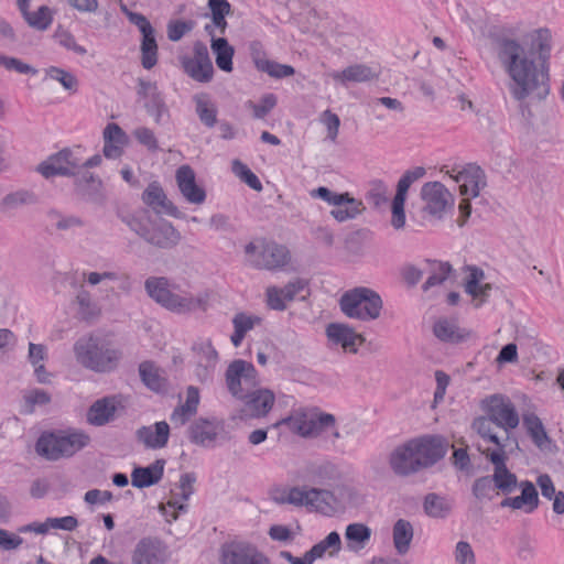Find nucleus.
I'll list each match as a JSON object with an SVG mask.
<instances>
[{"label":"nucleus","instance_id":"obj_64","mask_svg":"<svg viewBox=\"0 0 564 564\" xmlns=\"http://www.w3.org/2000/svg\"><path fill=\"white\" fill-rule=\"evenodd\" d=\"M193 29L192 22L175 21L167 25V37L170 41H180L187 32Z\"/></svg>","mask_w":564,"mask_h":564},{"label":"nucleus","instance_id":"obj_39","mask_svg":"<svg viewBox=\"0 0 564 564\" xmlns=\"http://www.w3.org/2000/svg\"><path fill=\"white\" fill-rule=\"evenodd\" d=\"M117 406L115 399L102 398L95 401L87 411V422L94 426H102L115 417Z\"/></svg>","mask_w":564,"mask_h":564},{"label":"nucleus","instance_id":"obj_6","mask_svg":"<svg viewBox=\"0 0 564 564\" xmlns=\"http://www.w3.org/2000/svg\"><path fill=\"white\" fill-rule=\"evenodd\" d=\"M74 352L83 367L97 372L110 371L120 358L118 350L94 336L78 339L74 345Z\"/></svg>","mask_w":564,"mask_h":564},{"label":"nucleus","instance_id":"obj_16","mask_svg":"<svg viewBox=\"0 0 564 564\" xmlns=\"http://www.w3.org/2000/svg\"><path fill=\"white\" fill-rule=\"evenodd\" d=\"M420 195L424 202V210L438 219L454 208L455 198L441 182L425 183Z\"/></svg>","mask_w":564,"mask_h":564},{"label":"nucleus","instance_id":"obj_55","mask_svg":"<svg viewBox=\"0 0 564 564\" xmlns=\"http://www.w3.org/2000/svg\"><path fill=\"white\" fill-rule=\"evenodd\" d=\"M53 17L51 9L46 6H42L35 12H31L26 15V23L39 31H45L52 23Z\"/></svg>","mask_w":564,"mask_h":564},{"label":"nucleus","instance_id":"obj_53","mask_svg":"<svg viewBox=\"0 0 564 564\" xmlns=\"http://www.w3.org/2000/svg\"><path fill=\"white\" fill-rule=\"evenodd\" d=\"M39 202L35 193L28 189H19L6 195L1 205L6 209H17L23 206L34 205Z\"/></svg>","mask_w":564,"mask_h":564},{"label":"nucleus","instance_id":"obj_62","mask_svg":"<svg viewBox=\"0 0 564 564\" xmlns=\"http://www.w3.org/2000/svg\"><path fill=\"white\" fill-rule=\"evenodd\" d=\"M321 121L327 129L328 139L335 141L340 126L339 117L330 110H325L321 116Z\"/></svg>","mask_w":564,"mask_h":564},{"label":"nucleus","instance_id":"obj_59","mask_svg":"<svg viewBox=\"0 0 564 564\" xmlns=\"http://www.w3.org/2000/svg\"><path fill=\"white\" fill-rule=\"evenodd\" d=\"M48 218L54 223L56 229L63 231L83 226V221L78 217L62 216L57 210H50Z\"/></svg>","mask_w":564,"mask_h":564},{"label":"nucleus","instance_id":"obj_29","mask_svg":"<svg viewBox=\"0 0 564 564\" xmlns=\"http://www.w3.org/2000/svg\"><path fill=\"white\" fill-rule=\"evenodd\" d=\"M305 288L306 282L302 279H294L284 288L269 286L267 289V303L272 310L283 311L286 303L293 301Z\"/></svg>","mask_w":564,"mask_h":564},{"label":"nucleus","instance_id":"obj_41","mask_svg":"<svg viewBox=\"0 0 564 564\" xmlns=\"http://www.w3.org/2000/svg\"><path fill=\"white\" fill-rule=\"evenodd\" d=\"M199 404V391L196 387L189 386L186 390V400L183 404L174 409L171 414L172 423L184 425L193 415L196 414Z\"/></svg>","mask_w":564,"mask_h":564},{"label":"nucleus","instance_id":"obj_43","mask_svg":"<svg viewBox=\"0 0 564 564\" xmlns=\"http://www.w3.org/2000/svg\"><path fill=\"white\" fill-rule=\"evenodd\" d=\"M344 536L347 549L352 552H359L369 543L371 529L364 523H350L346 527Z\"/></svg>","mask_w":564,"mask_h":564},{"label":"nucleus","instance_id":"obj_44","mask_svg":"<svg viewBox=\"0 0 564 564\" xmlns=\"http://www.w3.org/2000/svg\"><path fill=\"white\" fill-rule=\"evenodd\" d=\"M414 536L413 525L405 519L395 521L392 528L393 546L399 555H405Z\"/></svg>","mask_w":564,"mask_h":564},{"label":"nucleus","instance_id":"obj_7","mask_svg":"<svg viewBox=\"0 0 564 564\" xmlns=\"http://www.w3.org/2000/svg\"><path fill=\"white\" fill-rule=\"evenodd\" d=\"M90 442L88 434L75 431L68 434L47 433L41 435L36 442V452L48 460L70 457Z\"/></svg>","mask_w":564,"mask_h":564},{"label":"nucleus","instance_id":"obj_54","mask_svg":"<svg viewBox=\"0 0 564 564\" xmlns=\"http://www.w3.org/2000/svg\"><path fill=\"white\" fill-rule=\"evenodd\" d=\"M139 373L144 384L153 391H160L164 387V380L159 373V369L150 361H144L139 366Z\"/></svg>","mask_w":564,"mask_h":564},{"label":"nucleus","instance_id":"obj_42","mask_svg":"<svg viewBox=\"0 0 564 564\" xmlns=\"http://www.w3.org/2000/svg\"><path fill=\"white\" fill-rule=\"evenodd\" d=\"M434 335L443 340L451 343H459L466 339L470 333L457 325L455 319L441 318L433 327Z\"/></svg>","mask_w":564,"mask_h":564},{"label":"nucleus","instance_id":"obj_33","mask_svg":"<svg viewBox=\"0 0 564 564\" xmlns=\"http://www.w3.org/2000/svg\"><path fill=\"white\" fill-rule=\"evenodd\" d=\"M104 155L107 159H118L128 142L126 132L117 123H108L104 130Z\"/></svg>","mask_w":564,"mask_h":564},{"label":"nucleus","instance_id":"obj_52","mask_svg":"<svg viewBox=\"0 0 564 564\" xmlns=\"http://www.w3.org/2000/svg\"><path fill=\"white\" fill-rule=\"evenodd\" d=\"M44 72L46 79L59 83L70 94H75L78 90L79 83L73 73L56 66H50Z\"/></svg>","mask_w":564,"mask_h":564},{"label":"nucleus","instance_id":"obj_47","mask_svg":"<svg viewBox=\"0 0 564 564\" xmlns=\"http://www.w3.org/2000/svg\"><path fill=\"white\" fill-rule=\"evenodd\" d=\"M195 111L203 124L213 128L217 123V107L207 94L200 93L194 96Z\"/></svg>","mask_w":564,"mask_h":564},{"label":"nucleus","instance_id":"obj_37","mask_svg":"<svg viewBox=\"0 0 564 564\" xmlns=\"http://www.w3.org/2000/svg\"><path fill=\"white\" fill-rule=\"evenodd\" d=\"M304 507L322 513L333 508L335 495L332 490L322 487H306Z\"/></svg>","mask_w":564,"mask_h":564},{"label":"nucleus","instance_id":"obj_30","mask_svg":"<svg viewBox=\"0 0 564 564\" xmlns=\"http://www.w3.org/2000/svg\"><path fill=\"white\" fill-rule=\"evenodd\" d=\"M333 80L344 87L350 84H362L378 78V73L366 64H352L341 70H335L329 74Z\"/></svg>","mask_w":564,"mask_h":564},{"label":"nucleus","instance_id":"obj_58","mask_svg":"<svg viewBox=\"0 0 564 564\" xmlns=\"http://www.w3.org/2000/svg\"><path fill=\"white\" fill-rule=\"evenodd\" d=\"M260 72L267 73L273 78H284L295 74V69L291 65L280 64L270 59L261 64Z\"/></svg>","mask_w":564,"mask_h":564},{"label":"nucleus","instance_id":"obj_32","mask_svg":"<svg viewBox=\"0 0 564 564\" xmlns=\"http://www.w3.org/2000/svg\"><path fill=\"white\" fill-rule=\"evenodd\" d=\"M170 426L165 421L156 422L153 425L142 426L137 431L138 440L147 448H163L169 441Z\"/></svg>","mask_w":564,"mask_h":564},{"label":"nucleus","instance_id":"obj_40","mask_svg":"<svg viewBox=\"0 0 564 564\" xmlns=\"http://www.w3.org/2000/svg\"><path fill=\"white\" fill-rule=\"evenodd\" d=\"M522 422L533 444L541 451H549L552 441L541 419L534 413H528L522 416Z\"/></svg>","mask_w":564,"mask_h":564},{"label":"nucleus","instance_id":"obj_9","mask_svg":"<svg viewBox=\"0 0 564 564\" xmlns=\"http://www.w3.org/2000/svg\"><path fill=\"white\" fill-rule=\"evenodd\" d=\"M335 423L333 414L299 410L276 422L273 427L286 425L291 432L302 437H317L323 432L334 429Z\"/></svg>","mask_w":564,"mask_h":564},{"label":"nucleus","instance_id":"obj_15","mask_svg":"<svg viewBox=\"0 0 564 564\" xmlns=\"http://www.w3.org/2000/svg\"><path fill=\"white\" fill-rule=\"evenodd\" d=\"M82 169V158L72 149H63L51 155L37 166V171L46 178L54 175L76 176Z\"/></svg>","mask_w":564,"mask_h":564},{"label":"nucleus","instance_id":"obj_28","mask_svg":"<svg viewBox=\"0 0 564 564\" xmlns=\"http://www.w3.org/2000/svg\"><path fill=\"white\" fill-rule=\"evenodd\" d=\"M306 479L322 488L332 487L343 480V473L338 465L325 460L312 464L306 469Z\"/></svg>","mask_w":564,"mask_h":564},{"label":"nucleus","instance_id":"obj_38","mask_svg":"<svg viewBox=\"0 0 564 564\" xmlns=\"http://www.w3.org/2000/svg\"><path fill=\"white\" fill-rule=\"evenodd\" d=\"M521 495L517 497H509L502 500V507H509L512 509H522L527 507V511L531 512L539 506V495L531 481L520 482Z\"/></svg>","mask_w":564,"mask_h":564},{"label":"nucleus","instance_id":"obj_23","mask_svg":"<svg viewBox=\"0 0 564 564\" xmlns=\"http://www.w3.org/2000/svg\"><path fill=\"white\" fill-rule=\"evenodd\" d=\"M137 94L144 99V108L154 118L156 123L161 122L164 115H169V109L162 94L159 91L156 83L139 79Z\"/></svg>","mask_w":564,"mask_h":564},{"label":"nucleus","instance_id":"obj_4","mask_svg":"<svg viewBox=\"0 0 564 564\" xmlns=\"http://www.w3.org/2000/svg\"><path fill=\"white\" fill-rule=\"evenodd\" d=\"M126 225L149 245L170 250L182 240L181 232L167 220L151 219L147 212L128 216Z\"/></svg>","mask_w":564,"mask_h":564},{"label":"nucleus","instance_id":"obj_13","mask_svg":"<svg viewBox=\"0 0 564 564\" xmlns=\"http://www.w3.org/2000/svg\"><path fill=\"white\" fill-rule=\"evenodd\" d=\"M219 561L221 564H271L256 545L237 540L221 545Z\"/></svg>","mask_w":564,"mask_h":564},{"label":"nucleus","instance_id":"obj_8","mask_svg":"<svg viewBox=\"0 0 564 564\" xmlns=\"http://www.w3.org/2000/svg\"><path fill=\"white\" fill-rule=\"evenodd\" d=\"M246 261L260 270H278L290 261V252L283 245L265 239H256L245 247Z\"/></svg>","mask_w":564,"mask_h":564},{"label":"nucleus","instance_id":"obj_25","mask_svg":"<svg viewBox=\"0 0 564 564\" xmlns=\"http://www.w3.org/2000/svg\"><path fill=\"white\" fill-rule=\"evenodd\" d=\"M175 178L177 188L187 203L202 205L206 200V192L196 183L195 172L189 165L180 166Z\"/></svg>","mask_w":564,"mask_h":564},{"label":"nucleus","instance_id":"obj_31","mask_svg":"<svg viewBox=\"0 0 564 564\" xmlns=\"http://www.w3.org/2000/svg\"><path fill=\"white\" fill-rule=\"evenodd\" d=\"M466 271L468 274L464 282L465 292L473 297L475 306L479 307L487 301L492 289L491 284L484 282L485 273L481 269L477 267H467Z\"/></svg>","mask_w":564,"mask_h":564},{"label":"nucleus","instance_id":"obj_5","mask_svg":"<svg viewBox=\"0 0 564 564\" xmlns=\"http://www.w3.org/2000/svg\"><path fill=\"white\" fill-rule=\"evenodd\" d=\"M338 304L346 317L361 322L379 318L383 307L381 296L375 290L365 286L346 291Z\"/></svg>","mask_w":564,"mask_h":564},{"label":"nucleus","instance_id":"obj_24","mask_svg":"<svg viewBox=\"0 0 564 564\" xmlns=\"http://www.w3.org/2000/svg\"><path fill=\"white\" fill-rule=\"evenodd\" d=\"M471 429L485 441L490 442L497 446L495 451L509 449L514 447L519 448V444L516 437L512 435H506L500 437L497 434L496 422L485 413V415L476 417L471 423Z\"/></svg>","mask_w":564,"mask_h":564},{"label":"nucleus","instance_id":"obj_27","mask_svg":"<svg viewBox=\"0 0 564 564\" xmlns=\"http://www.w3.org/2000/svg\"><path fill=\"white\" fill-rule=\"evenodd\" d=\"M143 203L149 206L158 215H169L181 218L182 213L166 197L163 188L156 182L150 183L142 193Z\"/></svg>","mask_w":564,"mask_h":564},{"label":"nucleus","instance_id":"obj_50","mask_svg":"<svg viewBox=\"0 0 564 564\" xmlns=\"http://www.w3.org/2000/svg\"><path fill=\"white\" fill-rule=\"evenodd\" d=\"M75 303L78 306V314L83 319H93L100 315V307L98 303L93 299L89 291L80 288L76 294Z\"/></svg>","mask_w":564,"mask_h":564},{"label":"nucleus","instance_id":"obj_35","mask_svg":"<svg viewBox=\"0 0 564 564\" xmlns=\"http://www.w3.org/2000/svg\"><path fill=\"white\" fill-rule=\"evenodd\" d=\"M75 191L86 200L99 202L102 198V182L90 172H79L75 180Z\"/></svg>","mask_w":564,"mask_h":564},{"label":"nucleus","instance_id":"obj_17","mask_svg":"<svg viewBox=\"0 0 564 564\" xmlns=\"http://www.w3.org/2000/svg\"><path fill=\"white\" fill-rule=\"evenodd\" d=\"M239 417L243 421L265 417L275 403V394L270 389H252L247 392Z\"/></svg>","mask_w":564,"mask_h":564},{"label":"nucleus","instance_id":"obj_36","mask_svg":"<svg viewBox=\"0 0 564 564\" xmlns=\"http://www.w3.org/2000/svg\"><path fill=\"white\" fill-rule=\"evenodd\" d=\"M206 32L210 35V48L215 55L216 65L224 72L232 70L234 47L225 37H216L209 24L205 26Z\"/></svg>","mask_w":564,"mask_h":564},{"label":"nucleus","instance_id":"obj_61","mask_svg":"<svg viewBox=\"0 0 564 564\" xmlns=\"http://www.w3.org/2000/svg\"><path fill=\"white\" fill-rule=\"evenodd\" d=\"M2 67H4L7 70H13L24 75L30 74L34 76L37 74V69L34 68L32 65L23 62L20 58L7 55H4Z\"/></svg>","mask_w":564,"mask_h":564},{"label":"nucleus","instance_id":"obj_14","mask_svg":"<svg viewBox=\"0 0 564 564\" xmlns=\"http://www.w3.org/2000/svg\"><path fill=\"white\" fill-rule=\"evenodd\" d=\"M180 62L185 74L195 82L205 84L214 77V66L207 46L202 42L194 44L192 56H182Z\"/></svg>","mask_w":564,"mask_h":564},{"label":"nucleus","instance_id":"obj_20","mask_svg":"<svg viewBox=\"0 0 564 564\" xmlns=\"http://www.w3.org/2000/svg\"><path fill=\"white\" fill-rule=\"evenodd\" d=\"M514 447L509 449H500V451H487L486 457L494 465V474L492 480L495 487L501 490L505 494H509L514 490L518 485L517 476L512 474L506 466V462L508 459V454L512 453Z\"/></svg>","mask_w":564,"mask_h":564},{"label":"nucleus","instance_id":"obj_10","mask_svg":"<svg viewBox=\"0 0 564 564\" xmlns=\"http://www.w3.org/2000/svg\"><path fill=\"white\" fill-rule=\"evenodd\" d=\"M480 408L506 435H511L520 424V416L514 403L502 393H494L484 398L480 401Z\"/></svg>","mask_w":564,"mask_h":564},{"label":"nucleus","instance_id":"obj_60","mask_svg":"<svg viewBox=\"0 0 564 564\" xmlns=\"http://www.w3.org/2000/svg\"><path fill=\"white\" fill-rule=\"evenodd\" d=\"M388 186L380 180L372 181L370 188L367 193V198L375 205L380 206L387 202L388 198Z\"/></svg>","mask_w":564,"mask_h":564},{"label":"nucleus","instance_id":"obj_18","mask_svg":"<svg viewBox=\"0 0 564 564\" xmlns=\"http://www.w3.org/2000/svg\"><path fill=\"white\" fill-rule=\"evenodd\" d=\"M169 560L167 546L153 536L142 538L131 553L132 564H167Z\"/></svg>","mask_w":564,"mask_h":564},{"label":"nucleus","instance_id":"obj_1","mask_svg":"<svg viewBox=\"0 0 564 564\" xmlns=\"http://www.w3.org/2000/svg\"><path fill=\"white\" fill-rule=\"evenodd\" d=\"M532 47L528 48L514 39L500 36L496 40L497 58L510 78L509 90L518 100L542 101L550 94L549 70L535 59V52L543 58L551 50V32L538 29L531 34Z\"/></svg>","mask_w":564,"mask_h":564},{"label":"nucleus","instance_id":"obj_48","mask_svg":"<svg viewBox=\"0 0 564 564\" xmlns=\"http://www.w3.org/2000/svg\"><path fill=\"white\" fill-rule=\"evenodd\" d=\"M423 507L429 517L443 519L451 513L453 501L447 497L432 492L425 496Z\"/></svg>","mask_w":564,"mask_h":564},{"label":"nucleus","instance_id":"obj_56","mask_svg":"<svg viewBox=\"0 0 564 564\" xmlns=\"http://www.w3.org/2000/svg\"><path fill=\"white\" fill-rule=\"evenodd\" d=\"M232 171L234 173L240 177L249 187L254 191H262V184L258 176L242 162L239 160H235L232 162Z\"/></svg>","mask_w":564,"mask_h":564},{"label":"nucleus","instance_id":"obj_45","mask_svg":"<svg viewBox=\"0 0 564 564\" xmlns=\"http://www.w3.org/2000/svg\"><path fill=\"white\" fill-rule=\"evenodd\" d=\"M196 481V476L194 473H186L180 477L178 486L175 491H172V498L167 502V505L174 509L184 511L186 509V505L183 502L188 500L189 497L194 494V484Z\"/></svg>","mask_w":564,"mask_h":564},{"label":"nucleus","instance_id":"obj_2","mask_svg":"<svg viewBox=\"0 0 564 564\" xmlns=\"http://www.w3.org/2000/svg\"><path fill=\"white\" fill-rule=\"evenodd\" d=\"M447 452V443L440 436H423L397 445L388 455V465L399 477H409L430 468Z\"/></svg>","mask_w":564,"mask_h":564},{"label":"nucleus","instance_id":"obj_63","mask_svg":"<svg viewBox=\"0 0 564 564\" xmlns=\"http://www.w3.org/2000/svg\"><path fill=\"white\" fill-rule=\"evenodd\" d=\"M455 561L457 564H475V554L468 542L459 541L456 544Z\"/></svg>","mask_w":564,"mask_h":564},{"label":"nucleus","instance_id":"obj_3","mask_svg":"<svg viewBox=\"0 0 564 564\" xmlns=\"http://www.w3.org/2000/svg\"><path fill=\"white\" fill-rule=\"evenodd\" d=\"M177 285L165 276H150L144 282L148 296L161 307L178 315L205 311L208 297L206 294L177 292Z\"/></svg>","mask_w":564,"mask_h":564},{"label":"nucleus","instance_id":"obj_21","mask_svg":"<svg viewBox=\"0 0 564 564\" xmlns=\"http://www.w3.org/2000/svg\"><path fill=\"white\" fill-rule=\"evenodd\" d=\"M193 351L196 356L195 373L200 382H207L216 369L219 357L209 338H198L193 344Z\"/></svg>","mask_w":564,"mask_h":564},{"label":"nucleus","instance_id":"obj_12","mask_svg":"<svg viewBox=\"0 0 564 564\" xmlns=\"http://www.w3.org/2000/svg\"><path fill=\"white\" fill-rule=\"evenodd\" d=\"M311 197L321 198L336 208L330 210V215L339 223L355 219L366 209L362 202L352 197L349 193H335L325 186H319L310 192Z\"/></svg>","mask_w":564,"mask_h":564},{"label":"nucleus","instance_id":"obj_57","mask_svg":"<svg viewBox=\"0 0 564 564\" xmlns=\"http://www.w3.org/2000/svg\"><path fill=\"white\" fill-rule=\"evenodd\" d=\"M278 99L274 94H265L261 97L259 104L252 101L247 102V107L253 111L256 119H263L275 106Z\"/></svg>","mask_w":564,"mask_h":564},{"label":"nucleus","instance_id":"obj_26","mask_svg":"<svg viewBox=\"0 0 564 564\" xmlns=\"http://www.w3.org/2000/svg\"><path fill=\"white\" fill-rule=\"evenodd\" d=\"M223 421H219L216 417H199L195 420L189 426V440L196 445L209 447L216 442L218 434L220 431H223Z\"/></svg>","mask_w":564,"mask_h":564},{"label":"nucleus","instance_id":"obj_11","mask_svg":"<svg viewBox=\"0 0 564 564\" xmlns=\"http://www.w3.org/2000/svg\"><path fill=\"white\" fill-rule=\"evenodd\" d=\"M225 381L229 393L239 400H242L247 392L260 384L259 373L254 366L242 359H236L228 365Z\"/></svg>","mask_w":564,"mask_h":564},{"label":"nucleus","instance_id":"obj_46","mask_svg":"<svg viewBox=\"0 0 564 564\" xmlns=\"http://www.w3.org/2000/svg\"><path fill=\"white\" fill-rule=\"evenodd\" d=\"M261 323V318L257 315H248L246 313H237L232 318L234 333L230 337L231 344L239 347L246 334L253 329L256 325Z\"/></svg>","mask_w":564,"mask_h":564},{"label":"nucleus","instance_id":"obj_34","mask_svg":"<svg viewBox=\"0 0 564 564\" xmlns=\"http://www.w3.org/2000/svg\"><path fill=\"white\" fill-rule=\"evenodd\" d=\"M165 460L156 459L147 467H135L131 473V484L135 488H147L158 484L164 473Z\"/></svg>","mask_w":564,"mask_h":564},{"label":"nucleus","instance_id":"obj_22","mask_svg":"<svg viewBox=\"0 0 564 564\" xmlns=\"http://www.w3.org/2000/svg\"><path fill=\"white\" fill-rule=\"evenodd\" d=\"M328 340L340 346L344 351L356 354L359 346L365 343V337L355 332L352 327L344 323H330L326 327Z\"/></svg>","mask_w":564,"mask_h":564},{"label":"nucleus","instance_id":"obj_51","mask_svg":"<svg viewBox=\"0 0 564 564\" xmlns=\"http://www.w3.org/2000/svg\"><path fill=\"white\" fill-rule=\"evenodd\" d=\"M158 63V44L154 29L142 34L141 64L145 69L153 68Z\"/></svg>","mask_w":564,"mask_h":564},{"label":"nucleus","instance_id":"obj_19","mask_svg":"<svg viewBox=\"0 0 564 564\" xmlns=\"http://www.w3.org/2000/svg\"><path fill=\"white\" fill-rule=\"evenodd\" d=\"M449 175L458 184L459 194L465 197H478L487 185L484 170L475 164H468L460 170L453 169Z\"/></svg>","mask_w":564,"mask_h":564},{"label":"nucleus","instance_id":"obj_49","mask_svg":"<svg viewBox=\"0 0 564 564\" xmlns=\"http://www.w3.org/2000/svg\"><path fill=\"white\" fill-rule=\"evenodd\" d=\"M426 264L429 267L427 271L430 275L422 286L423 291L425 292L429 291L431 288L444 283L448 279L453 270L452 265L448 262L426 260Z\"/></svg>","mask_w":564,"mask_h":564}]
</instances>
